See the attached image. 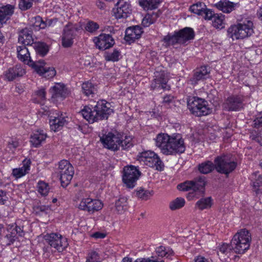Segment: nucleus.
Returning a JSON list of instances; mask_svg holds the SVG:
<instances>
[{
  "label": "nucleus",
  "instance_id": "1",
  "mask_svg": "<svg viewBox=\"0 0 262 262\" xmlns=\"http://www.w3.org/2000/svg\"><path fill=\"white\" fill-rule=\"evenodd\" d=\"M156 146L164 155H176L185 151L186 146L182 136L174 134L171 136L167 134L160 133L155 139Z\"/></svg>",
  "mask_w": 262,
  "mask_h": 262
},
{
  "label": "nucleus",
  "instance_id": "2",
  "mask_svg": "<svg viewBox=\"0 0 262 262\" xmlns=\"http://www.w3.org/2000/svg\"><path fill=\"white\" fill-rule=\"evenodd\" d=\"M251 234L246 229L239 230L231 240L232 250L236 254L245 253L250 248L251 243Z\"/></svg>",
  "mask_w": 262,
  "mask_h": 262
},
{
  "label": "nucleus",
  "instance_id": "3",
  "mask_svg": "<svg viewBox=\"0 0 262 262\" xmlns=\"http://www.w3.org/2000/svg\"><path fill=\"white\" fill-rule=\"evenodd\" d=\"M227 33L228 37L232 40L244 39L253 34V23L251 20H246L243 23L231 26L228 28Z\"/></svg>",
  "mask_w": 262,
  "mask_h": 262
},
{
  "label": "nucleus",
  "instance_id": "4",
  "mask_svg": "<svg viewBox=\"0 0 262 262\" xmlns=\"http://www.w3.org/2000/svg\"><path fill=\"white\" fill-rule=\"evenodd\" d=\"M194 36V33L192 29L186 27L178 31H174L173 34H168L164 37L163 40L167 46H174L184 44L192 39Z\"/></svg>",
  "mask_w": 262,
  "mask_h": 262
},
{
  "label": "nucleus",
  "instance_id": "5",
  "mask_svg": "<svg viewBox=\"0 0 262 262\" xmlns=\"http://www.w3.org/2000/svg\"><path fill=\"white\" fill-rule=\"evenodd\" d=\"M187 106L190 112L196 116H206L211 112L208 102L198 97L189 98L187 100Z\"/></svg>",
  "mask_w": 262,
  "mask_h": 262
},
{
  "label": "nucleus",
  "instance_id": "6",
  "mask_svg": "<svg viewBox=\"0 0 262 262\" xmlns=\"http://www.w3.org/2000/svg\"><path fill=\"white\" fill-rule=\"evenodd\" d=\"M78 199L80 202L77 204V207L80 210L91 214L100 210L103 206L100 200L92 199L83 192H80V196Z\"/></svg>",
  "mask_w": 262,
  "mask_h": 262
},
{
  "label": "nucleus",
  "instance_id": "7",
  "mask_svg": "<svg viewBox=\"0 0 262 262\" xmlns=\"http://www.w3.org/2000/svg\"><path fill=\"white\" fill-rule=\"evenodd\" d=\"M138 160L140 163L156 170L162 171L164 168V164L159 156L151 150L143 151L139 154Z\"/></svg>",
  "mask_w": 262,
  "mask_h": 262
},
{
  "label": "nucleus",
  "instance_id": "8",
  "mask_svg": "<svg viewBox=\"0 0 262 262\" xmlns=\"http://www.w3.org/2000/svg\"><path fill=\"white\" fill-rule=\"evenodd\" d=\"M214 162L216 171L226 175L232 172L237 166V163L231 158L229 155H224L217 156Z\"/></svg>",
  "mask_w": 262,
  "mask_h": 262
},
{
  "label": "nucleus",
  "instance_id": "9",
  "mask_svg": "<svg viewBox=\"0 0 262 262\" xmlns=\"http://www.w3.org/2000/svg\"><path fill=\"white\" fill-rule=\"evenodd\" d=\"M141 175L139 169L133 165L125 166L122 173V181L128 188H133Z\"/></svg>",
  "mask_w": 262,
  "mask_h": 262
},
{
  "label": "nucleus",
  "instance_id": "10",
  "mask_svg": "<svg viewBox=\"0 0 262 262\" xmlns=\"http://www.w3.org/2000/svg\"><path fill=\"white\" fill-rule=\"evenodd\" d=\"M44 239L51 247L59 252L64 250L69 245L67 238L59 233L47 234L44 236Z\"/></svg>",
  "mask_w": 262,
  "mask_h": 262
},
{
  "label": "nucleus",
  "instance_id": "11",
  "mask_svg": "<svg viewBox=\"0 0 262 262\" xmlns=\"http://www.w3.org/2000/svg\"><path fill=\"white\" fill-rule=\"evenodd\" d=\"M58 168L61 185L66 187L73 178L74 174V167L68 161L63 160L59 163Z\"/></svg>",
  "mask_w": 262,
  "mask_h": 262
},
{
  "label": "nucleus",
  "instance_id": "12",
  "mask_svg": "<svg viewBox=\"0 0 262 262\" xmlns=\"http://www.w3.org/2000/svg\"><path fill=\"white\" fill-rule=\"evenodd\" d=\"M244 97L242 95L229 96L223 104V108L227 111H238L244 106Z\"/></svg>",
  "mask_w": 262,
  "mask_h": 262
},
{
  "label": "nucleus",
  "instance_id": "13",
  "mask_svg": "<svg viewBox=\"0 0 262 262\" xmlns=\"http://www.w3.org/2000/svg\"><path fill=\"white\" fill-rule=\"evenodd\" d=\"M93 41L96 48L102 51L111 48L115 43L112 36L106 33H101L98 36L94 37Z\"/></svg>",
  "mask_w": 262,
  "mask_h": 262
},
{
  "label": "nucleus",
  "instance_id": "14",
  "mask_svg": "<svg viewBox=\"0 0 262 262\" xmlns=\"http://www.w3.org/2000/svg\"><path fill=\"white\" fill-rule=\"evenodd\" d=\"M78 31V27L76 24L69 23L63 29L62 36V45L64 48L70 47L74 43V39Z\"/></svg>",
  "mask_w": 262,
  "mask_h": 262
},
{
  "label": "nucleus",
  "instance_id": "15",
  "mask_svg": "<svg viewBox=\"0 0 262 262\" xmlns=\"http://www.w3.org/2000/svg\"><path fill=\"white\" fill-rule=\"evenodd\" d=\"M114 9L117 19L126 18L132 13V7L129 0H119Z\"/></svg>",
  "mask_w": 262,
  "mask_h": 262
},
{
  "label": "nucleus",
  "instance_id": "16",
  "mask_svg": "<svg viewBox=\"0 0 262 262\" xmlns=\"http://www.w3.org/2000/svg\"><path fill=\"white\" fill-rule=\"evenodd\" d=\"M155 74V78L151 83V88L153 90L160 88L164 91L169 90L170 86L167 84L168 78L166 73L164 71L156 72Z\"/></svg>",
  "mask_w": 262,
  "mask_h": 262
},
{
  "label": "nucleus",
  "instance_id": "17",
  "mask_svg": "<svg viewBox=\"0 0 262 262\" xmlns=\"http://www.w3.org/2000/svg\"><path fill=\"white\" fill-rule=\"evenodd\" d=\"M104 146L113 150H117L120 147V138L118 136L109 133L100 138Z\"/></svg>",
  "mask_w": 262,
  "mask_h": 262
},
{
  "label": "nucleus",
  "instance_id": "18",
  "mask_svg": "<svg viewBox=\"0 0 262 262\" xmlns=\"http://www.w3.org/2000/svg\"><path fill=\"white\" fill-rule=\"evenodd\" d=\"M95 106V111L98 114V120L107 119L108 116L113 113V110L111 108V104L104 100L98 101Z\"/></svg>",
  "mask_w": 262,
  "mask_h": 262
},
{
  "label": "nucleus",
  "instance_id": "19",
  "mask_svg": "<svg viewBox=\"0 0 262 262\" xmlns=\"http://www.w3.org/2000/svg\"><path fill=\"white\" fill-rule=\"evenodd\" d=\"M26 73L25 69L23 66L16 64L15 66L10 68L5 72L6 79L9 81H13L16 77H21Z\"/></svg>",
  "mask_w": 262,
  "mask_h": 262
},
{
  "label": "nucleus",
  "instance_id": "20",
  "mask_svg": "<svg viewBox=\"0 0 262 262\" xmlns=\"http://www.w3.org/2000/svg\"><path fill=\"white\" fill-rule=\"evenodd\" d=\"M67 117L66 114L61 113L56 114L53 119L50 120L51 129L54 132L60 130L64 125L68 123Z\"/></svg>",
  "mask_w": 262,
  "mask_h": 262
},
{
  "label": "nucleus",
  "instance_id": "21",
  "mask_svg": "<svg viewBox=\"0 0 262 262\" xmlns=\"http://www.w3.org/2000/svg\"><path fill=\"white\" fill-rule=\"evenodd\" d=\"M52 93V97L53 99L60 98L63 99L66 98L68 94L69 91L65 85L63 83H57L50 89Z\"/></svg>",
  "mask_w": 262,
  "mask_h": 262
},
{
  "label": "nucleus",
  "instance_id": "22",
  "mask_svg": "<svg viewBox=\"0 0 262 262\" xmlns=\"http://www.w3.org/2000/svg\"><path fill=\"white\" fill-rule=\"evenodd\" d=\"M40 65L35 64L34 68L38 74L47 78H51L56 75V71L53 67L45 66L44 61H39Z\"/></svg>",
  "mask_w": 262,
  "mask_h": 262
},
{
  "label": "nucleus",
  "instance_id": "23",
  "mask_svg": "<svg viewBox=\"0 0 262 262\" xmlns=\"http://www.w3.org/2000/svg\"><path fill=\"white\" fill-rule=\"evenodd\" d=\"M210 74V69L206 66H202L196 69L193 77L190 79L192 84H196L198 81L203 80L208 78Z\"/></svg>",
  "mask_w": 262,
  "mask_h": 262
},
{
  "label": "nucleus",
  "instance_id": "24",
  "mask_svg": "<svg viewBox=\"0 0 262 262\" xmlns=\"http://www.w3.org/2000/svg\"><path fill=\"white\" fill-rule=\"evenodd\" d=\"M142 33V28L139 26L129 27L125 31V39L131 43L139 38Z\"/></svg>",
  "mask_w": 262,
  "mask_h": 262
},
{
  "label": "nucleus",
  "instance_id": "25",
  "mask_svg": "<svg viewBox=\"0 0 262 262\" xmlns=\"http://www.w3.org/2000/svg\"><path fill=\"white\" fill-rule=\"evenodd\" d=\"M95 106L90 107L89 106H85L80 112V114L89 123H93L94 122L98 121Z\"/></svg>",
  "mask_w": 262,
  "mask_h": 262
},
{
  "label": "nucleus",
  "instance_id": "26",
  "mask_svg": "<svg viewBox=\"0 0 262 262\" xmlns=\"http://www.w3.org/2000/svg\"><path fill=\"white\" fill-rule=\"evenodd\" d=\"M17 57L20 60L30 66H34L35 64L31 60L28 49L26 46L17 47Z\"/></svg>",
  "mask_w": 262,
  "mask_h": 262
},
{
  "label": "nucleus",
  "instance_id": "27",
  "mask_svg": "<svg viewBox=\"0 0 262 262\" xmlns=\"http://www.w3.org/2000/svg\"><path fill=\"white\" fill-rule=\"evenodd\" d=\"M31 163V162L30 159H25L24 160L21 167L13 169L12 173L13 176L16 179H18L26 175L30 169Z\"/></svg>",
  "mask_w": 262,
  "mask_h": 262
},
{
  "label": "nucleus",
  "instance_id": "28",
  "mask_svg": "<svg viewBox=\"0 0 262 262\" xmlns=\"http://www.w3.org/2000/svg\"><path fill=\"white\" fill-rule=\"evenodd\" d=\"M46 138L47 134L43 130H36L31 136L30 142L33 146L37 147L45 141Z\"/></svg>",
  "mask_w": 262,
  "mask_h": 262
},
{
  "label": "nucleus",
  "instance_id": "29",
  "mask_svg": "<svg viewBox=\"0 0 262 262\" xmlns=\"http://www.w3.org/2000/svg\"><path fill=\"white\" fill-rule=\"evenodd\" d=\"M33 41L32 31L28 28H25L19 32L18 42L22 43V45H31Z\"/></svg>",
  "mask_w": 262,
  "mask_h": 262
},
{
  "label": "nucleus",
  "instance_id": "30",
  "mask_svg": "<svg viewBox=\"0 0 262 262\" xmlns=\"http://www.w3.org/2000/svg\"><path fill=\"white\" fill-rule=\"evenodd\" d=\"M82 92L86 97H93L97 93V86L92 82H83L81 86Z\"/></svg>",
  "mask_w": 262,
  "mask_h": 262
},
{
  "label": "nucleus",
  "instance_id": "31",
  "mask_svg": "<svg viewBox=\"0 0 262 262\" xmlns=\"http://www.w3.org/2000/svg\"><path fill=\"white\" fill-rule=\"evenodd\" d=\"M237 4H235L227 0H221L215 4V7L224 13H229L234 9Z\"/></svg>",
  "mask_w": 262,
  "mask_h": 262
},
{
  "label": "nucleus",
  "instance_id": "32",
  "mask_svg": "<svg viewBox=\"0 0 262 262\" xmlns=\"http://www.w3.org/2000/svg\"><path fill=\"white\" fill-rule=\"evenodd\" d=\"M253 183V190L257 194L262 193V177L259 172L256 171L251 176Z\"/></svg>",
  "mask_w": 262,
  "mask_h": 262
},
{
  "label": "nucleus",
  "instance_id": "33",
  "mask_svg": "<svg viewBox=\"0 0 262 262\" xmlns=\"http://www.w3.org/2000/svg\"><path fill=\"white\" fill-rule=\"evenodd\" d=\"M14 7L11 5L0 6V21L7 20L14 13Z\"/></svg>",
  "mask_w": 262,
  "mask_h": 262
},
{
  "label": "nucleus",
  "instance_id": "34",
  "mask_svg": "<svg viewBox=\"0 0 262 262\" xmlns=\"http://www.w3.org/2000/svg\"><path fill=\"white\" fill-rule=\"evenodd\" d=\"M213 200L211 197L203 198L198 201L195 204V208L200 210L208 209L211 207Z\"/></svg>",
  "mask_w": 262,
  "mask_h": 262
},
{
  "label": "nucleus",
  "instance_id": "35",
  "mask_svg": "<svg viewBox=\"0 0 262 262\" xmlns=\"http://www.w3.org/2000/svg\"><path fill=\"white\" fill-rule=\"evenodd\" d=\"M161 2V0H139V4L144 10H153L158 8Z\"/></svg>",
  "mask_w": 262,
  "mask_h": 262
},
{
  "label": "nucleus",
  "instance_id": "36",
  "mask_svg": "<svg viewBox=\"0 0 262 262\" xmlns=\"http://www.w3.org/2000/svg\"><path fill=\"white\" fill-rule=\"evenodd\" d=\"M215 169V164L210 161H206L200 164L198 166L199 171L203 174H207Z\"/></svg>",
  "mask_w": 262,
  "mask_h": 262
},
{
  "label": "nucleus",
  "instance_id": "37",
  "mask_svg": "<svg viewBox=\"0 0 262 262\" xmlns=\"http://www.w3.org/2000/svg\"><path fill=\"white\" fill-rule=\"evenodd\" d=\"M159 17V15L157 13L152 12V13L147 14L142 21V25L144 27H149L150 25L154 24Z\"/></svg>",
  "mask_w": 262,
  "mask_h": 262
},
{
  "label": "nucleus",
  "instance_id": "38",
  "mask_svg": "<svg viewBox=\"0 0 262 262\" xmlns=\"http://www.w3.org/2000/svg\"><path fill=\"white\" fill-rule=\"evenodd\" d=\"M185 204V201L182 198H177L169 203V207L171 210H176L182 208Z\"/></svg>",
  "mask_w": 262,
  "mask_h": 262
},
{
  "label": "nucleus",
  "instance_id": "39",
  "mask_svg": "<svg viewBox=\"0 0 262 262\" xmlns=\"http://www.w3.org/2000/svg\"><path fill=\"white\" fill-rule=\"evenodd\" d=\"M206 6L204 3L198 2L190 6L189 10L192 13L199 15H203V12L206 8Z\"/></svg>",
  "mask_w": 262,
  "mask_h": 262
},
{
  "label": "nucleus",
  "instance_id": "40",
  "mask_svg": "<svg viewBox=\"0 0 262 262\" xmlns=\"http://www.w3.org/2000/svg\"><path fill=\"white\" fill-rule=\"evenodd\" d=\"M36 187L38 193L42 196L47 195L50 190L48 184L42 181H38Z\"/></svg>",
  "mask_w": 262,
  "mask_h": 262
},
{
  "label": "nucleus",
  "instance_id": "41",
  "mask_svg": "<svg viewBox=\"0 0 262 262\" xmlns=\"http://www.w3.org/2000/svg\"><path fill=\"white\" fill-rule=\"evenodd\" d=\"M120 57L121 52L116 49H115L112 52L107 53L104 55V58L106 61L113 62L118 61Z\"/></svg>",
  "mask_w": 262,
  "mask_h": 262
},
{
  "label": "nucleus",
  "instance_id": "42",
  "mask_svg": "<svg viewBox=\"0 0 262 262\" xmlns=\"http://www.w3.org/2000/svg\"><path fill=\"white\" fill-rule=\"evenodd\" d=\"M156 252L158 256L169 257L173 254V251L169 248L163 246H159L156 249Z\"/></svg>",
  "mask_w": 262,
  "mask_h": 262
},
{
  "label": "nucleus",
  "instance_id": "43",
  "mask_svg": "<svg viewBox=\"0 0 262 262\" xmlns=\"http://www.w3.org/2000/svg\"><path fill=\"white\" fill-rule=\"evenodd\" d=\"M18 234L19 236L23 235V230L20 227L18 226H15V228L12 230L11 233L8 234L6 235L7 238L9 240V244L11 243H13L15 241L16 235Z\"/></svg>",
  "mask_w": 262,
  "mask_h": 262
},
{
  "label": "nucleus",
  "instance_id": "44",
  "mask_svg": "<svg viewBox=\"0 0 262 262\" xmlns=\"http://www.w3.org/2000/svg\"><path fill=\"white\" fill-rule=\"evenodd\" d=\"M116 209L119 213H122L127 209L126 199L121 198L118 199L115 204Z\"/></svg>",
  "mask_w": 262,
  "mask_h": 262
},
{
  "label": "nucleus",
  "instance_id": "45",
  "mask_svg": "<svg viewBox=\"0 0 262 262\" xmlns=\"http://www.w3.org/2000/svg\"><path fill=\"white\" fill-rule=\"evenodd\" d=\"M193 181V191L199 190L203 191L206 185V181L204 177H200Z\"/></svg>",
  "mask_w": 262,
  "mask_h": 262
},
{
  "label": "nucleus",
  "instance_id": "46",
  "mask_svg": "<svg viewBox=\"0 0 262 262\" xmlns=\"http://www.w3.org/2000/svg\"><path fill=\"white\" fill-rule=\"evenodd\" d=\"M224 16L216 14L212 19V25L216 28L222 29L224 26Z\"/></svg>",
  "mask_w": 262,
  "mask_h": 262
},
{
  "label": "nucleus",
  "instance_id": "47",
  "mask_svg": "<svg viewBox=\"0 0 262 262\" xmlns=\"http://www.w3.org/2000/svg\"><path fill=\"white\" fill-rule=\"evenodd\" d=\"M35 47L36 52L42 56H44L48 52V47L45 43L38 42Z\"/></svg>",
  "mask_w": 262,
  "mask_h": 262
},
{
  "label": "nucleus",
  "instance_id": "48",
  "mask_svg": "<svg viewBox=\"0 0 262 262\" xmlns=\"http://www.w3.org/2000/svg\"><path fill=\"white\" fill-rule=\"evenodd\" d=\"M101 262L99 254L96 251H92L89 253L85 262Z\"/></svg>",
  "mask_w": 262,
  "mask_h": 262
},
{
  "label": "nucleus",
  "instance_id": "49",
  "mask_svg": "<svg viewBox=\"0 0 262 262\" xmlns=\"http://www.w3.org/2000/svg\"><path fill=\"white\" fill-rule=\"evenodd\" d=\"M193 181H186L183 183L179 184L177 186V188L180 190L182 191H193Z\"/></svg>",
  "mask_w": 262,
  "mask_h": 262
},
{
  "label": "nucleus",
  "instance_id": "50",
  "mask_svg": "<svg viewBox=\"0 0 262 262\" xmlns=\"http://www.w3.org/2000/svg\"><path fill=\"white\" fill-rule=\"evenodd\" d=\"M137 195L138 198L143 200H147L152 195V191L145 190L143 188H140L137 191Z\"/></svg>",
  "mask_w": 262,
  "mask_h": 262
},
{
  "label": "nucleus",
  "instance_id": "51",
  "mask_svg": "<svg viewBox=\"0 0 262 262\" xmlns=\"http://www.w3.org/2000/svg\"><path fill=\"white\" fill-rule=\"evenodd\" d=\"M99 28V25L93 21H89L85 26V29L90 33L96 32Z\"/></svg>",
  "mask_w": 262,
  "mask_h": 262
},
{
  "label": "nucleus",
  "instance_id": "52",
  "mask_svg": "<svg viewBox=\"0 0 262 262\" xmlns=\"http://www.w3.org/2000/svg\"><path fill=\"white\" fill-rule=\"evenodd\" d=\"M132 138L129 136H125V138L120 140V147L123 149H127L133 146Z\"/></svg>",
  "mask_w": 262,
  "mask_h": 262
},
{
  "label": "nucleus",
  "instance_id": "53",
  "mask_svg": "<svg viewBox=\"0 0 262 262\" xmlns=\"http://www.w3.org/2000/svg\"><path fill=\"white\" fill-rule=\"evenodd\" d=\"M19 145L18 140L16 138H11L7 142V148L12 152Z\"/></svg>",
  "mask_w": 262,
  "mask_h": 262
},
{
  "label": "nucleus",
  "instance_id": "54",
  "mask_svg": "<svg viewBox=\"0 0 262 262\" xmlns=\"http://www.w3.org/2000/svg\"><path fill=\"white\" fill-rule=\"evenodd\" d=\"M231 251H233L231 243L230 244H223L219 248V252L225 255H227Z\"/></svg>",
  "mask_w": 262,
  "mask_h": 262
},
{
  "label": "nucleus",
  "instance_id": "55",
  "mask_svg": "<svg viewBox=\"0 0 262 262\" xmlns=\"http://www.w3.org/2000/svg\"><path fill=\"white\" fill-rule=\"evenodd\" d=\"M33 2V0H20L19 7L21 10H26L32 7Z\"/></svg>",
  "mask_w": 262,
  "mask_h": 262
},
{
  "label": "nucleus",
  "instance_id": "56",
  "mask_svg": "<svg viewBox=\"0 0 262 262\" xmlns=\"http://www.w3.org/2000/svg\"><path fill=\"white\" fill-rule=\"evenodd\" d=\"M32 20L34 21L33 23L34 27L40 29H45V25L43 24V21L42 18L39 16H37L32 18Z\"/></svg>",
  "mask_w": 262,
  "mask_h": 262
},
{
  "label": "nucleus",
  "instance_id": "57",
  "mask_svg": "<svg viewBox=\"0 0 262 262\" xmlns=\"http://www.w3.org/2000/svg\"><path fill=\"white\" fill-rule=\"evenodd\" d=\"M36 99H38L36 102L37 103H42L46 99V92L44 89H41L37 91L36 92Z\"/></svg>",
  "mask_w": 262,
  "mask_h": 262
},
{
  "label": "nucleus",
  "instance_id": "58",
  "mask_svg": "<svg viewBox=\"0 0 262 262\" xmlns=\"http://www.w3.org/2000/svg\"><path fill=\"white\" fill-rule=\"evenodd\" d=\"M50 207L46 205H39L37 206L35 209V211L36 213L38 214H47L50 212Z\"/></svg>",
  "mask_w": 262,
  "mask_h": 262
},
{
  "label": "nucleus",
  "instance_id": "59",
  "mask_svg": "<svg viewBox=\"0 0 262 262\" xmlns=\"http://www.w3.org/2000/svg\"><path fill=\"white\" fill-rule=\"evenodd\" d=\"M134 262H164V261L155 256H151L148 258H138Z\"/></svg>",
  "mask_w": 262,
  "mask_h": 262
},
{
  "label": "nucleus",
  "instance_id": "60",
  "mask_svg": "<svg viewBox=\"0 0 262 262\" xmlns=\"http://www.w3.org/2000/svg\"><path fill=\"white\" fill-rule=\"evenodd\" d=\"M216 14H215L212 11H211L210 9H208L206 7V8L205 9V10L203 12V15L202 16H203L204 18L205 19L211 20V19H213V17Z\"/></svg>",
  "mask_w": 262,
  "mask_h": 262
},
{
  "label": "nucleus",
  "instance_id": "61",
  "mask_svg": "<svg viewBox=\"0 0 262 262\" xmlns=\"http://www.w3.org/2000/svg\"><path fill=\"white\" fill-rule=\"evenodd\" d=\"M253 126L257 129L262 128V115L260 114L253 120Z\"/></svg>",
  "mask_w": 262,
  "mask_h": 262
},
{
  "label": "nucleus",
  "instance_id": "62",
  "mask_svg": "<svg viewBox=\"0 0 262 262\" xmlns=\"http://www.w3.org/2000/svg\"><path fill=\"white\" fill-rule=\"evenodd\" d=\"M57 20L55 19H47L43 21V24L45 26V28L49 27L54 26L56 23Z\"/></svg>",
  "mask_w": 262,
  "mask_h": 262
},
{
  "label": "nucleus",
  "instance_id": "63",
  "mask_svg": "<svg viewBox=\"0 0 262 262\" xmlns=\"http://www.w3.org/2000/svg\"><path fill=\"white\" fill-rule=\"evenodd\" d=\"M173 100V97L171 95H167L163 98V103L168 105L172 103Z\"/></svg>",
  "mask_w": 262,
  "mask_h": 262
},
{
  "label": "nucleus",
  "instance_id": "64",
  "mask_svg": "<svg viewBox=\"0 0 262 262\" xmlns=\"http://www.w3.org/2000/svg\"><path fill=\"white\" fill-rule=\"evenodd\" d=\"M194 262H209L208 259L202 256H198L194 258Z\"/></svg>",
  "mask_w": 262,
  "mask_h": 262
}]
</instances>
